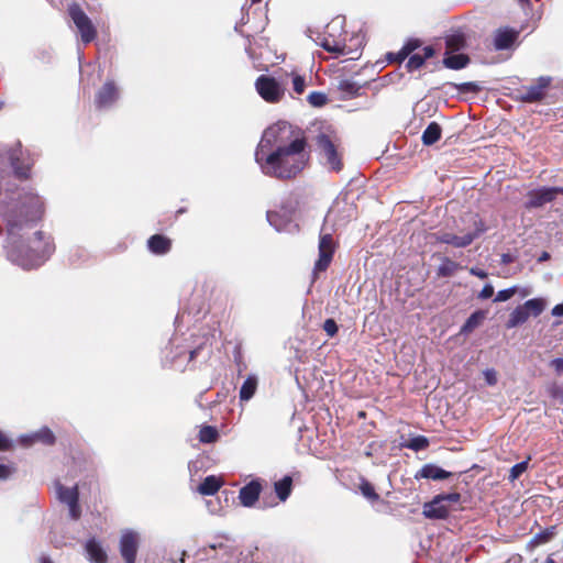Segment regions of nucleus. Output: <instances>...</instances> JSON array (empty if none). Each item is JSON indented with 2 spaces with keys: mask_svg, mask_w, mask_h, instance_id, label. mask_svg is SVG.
<instances>
[{
  "mask_svg": "<svg viewBox=\"0 0 563 563\" xmlns=\"http://www.w3.org/2000/svg\"><path fill=\"white\" fill-rule=\"evenodd\" d=\"M172 240L164 234H154L147 240V249L155 255H165L172 250Z\"/></svg>",
  "mask_w": 563,
  "mask_h": 563,
  "instance_id": "obj_16",
  "label": "nucleus"
},
{
  "mask_svg": "<svg viewBox=\"0 0 563 563\" xmlns=\"http://www.w3.org/2000/svg\"><path fill=\"white\" fill-rule=\"evenodd\" d=\"M88 559L92 563H107L108 555L101 544L96 539H89L85 545Z\"/></svg>",
  "mask_w": 563,
  "mask_h": 563,
  "instance_id": "obj_18",
  "label": "nucleus"
},
{
  "mask_svg": "<svg viewBox=\"0 0 563 563\" xmlns=\"http://www.w3.org/2000/svg\"><path fill=\"white\" fill-rule=\"evenodd\" d=\"M449 507L443 501V498L437 496L431 503H428L423 507V515L427 518L444 519L449 516Z\"/></svg>",
  "mask_w": 563,
  "mask_h": 563,
  "instance_id": "obj_15",
  "label": "nucleus"
},
{
  "mask_svg": "<svg viewBox=\"0 0 563 563\" xmlns=\"http://www.w3.org/2000/svg\"><path fill=\"white\" fill-rule=\"evenodd\" d=\"M308 159L309 154H301V156H286V173L284 178L295 177L297 174H299L306 167Z\"/></svg>",
  "mask_w": 563,
  "mask_h": 563,
  "instance_id": "obj_17",
  "label": "nucleus"
},
{
  "mask_svg": "<svg viewBox=\"0 0 563 563\" xmlns=\"http://www.w3.org/2000/svg\"><path fill=\"white\" fill-rule=\"evenodd\" d=\"M518 291L517 287H510L507 289L499 290L494 299L496 302H503L509 300Z\"/></svg>",
  "mask_w": 563,
  "mask_h": 563,
  "instance_id": "obj_45",
  "label": "nucleus"
},
{
  "mask_svg": "<svg viewBox=\"0 0 563 563\" xmlns=\"http://www.w3.org/2000/svg\"><path fill=\"white\" fill-rule=\"evenodd\" d=\"M470 273H471L472 275H474V276H476V277L481 278V279H485V278H487V276H488V275H487V273H486L485 271H483V269H481V268H477V267H472V268L470 269Z\"/></svg>",
  "mask_w": 563,
  "mask_h": 563,
  "instance_id": "obj_56",
  "label": "nucleus"
},
{
  "mask_svg": "<svg viewBox=\"0 0 563 563\" xmlns=\"http://www.w3.org/2000/svg\"><path fill=\"white\" fill-rule=\"evenodd\" d=\"M119 98V89L113 80H108L96 93V106L99 109L112 106Z\"/></svg>",
  "mask_w": 563,
  "mask_h": 563,
  "instance_id": "obj_13",
  "label": "nucleus"
},
{
  "mask_svg": "<svg viewBox=\"0 0 563 563\" xmlns=\"http://www.w3.org/2000/svg\"><path fill=\"white\" fill-rule=\"evenodd\" d=\"M528 319V311L523 308V305H520L512 310L506 325L508 329H512L523 324Z\"/></svg>",
  "mask_w": 563,
  "mask_h": 563,
  "instance_id": "obj_24",
  "label": "nucleus"
},
{
  "mask_svg": "<svg viewBox=\"0 0 563 563\" xmlns=\"http://www.w3.org/2000/svg\"><path fill=\"white\" fill-rule=\"evenodd\" d=\"M443 59L445 67L450 69H462L468 63V57L464 54H445Z\"/></svg>",
  "mask_w": 563,
  "mask_h": 563,
  "instance_id": "obj_26",
  "label": "nucleus"
},
{
  "mask_svg": "<svg viewBox=\"0 0 563 563\" xmlns=\"http://www.w3.org/2000/svg\"><path fill=\"white\" fill-rule=\"evenodd\" d=\"M56 490L58 499L64 504L69 505L71 503L79 501V492L77 485L73 487H65L60 483H57Z\"/></svg>",
  "mask_w": 563,
  "mask_h": 563,
  "instance_id": "obj_22",
  "label": "nucleus"
},
{
  "mask_svg": "<svg viewBox=\"0 0 563 563\" xmlns=\"http://www.w3.org/2000/svg\"><path fill=\"white\" fill-rule=\"evenodd\" d=\"M433 55H434V49H433V47H432V46H426V47L423 48V55H421V56H422V57H424V60H426L427 58H430V57H432Z\"/></svg>",
  "mask_w": 563,
  "mask_h": 563,
  "instance_id": "obj_58",
  "label": "nucleus"
},
{
  "mask_svg": "<svg viewBox=\"0 0 563 563\" xmlns=\"http://www.w3.org/2000/svg\"><path fill=\"white\" fill-rule=\"evenodd\" d=\"M531 292H532V290H531V288H530V287H525V288L520 289V295H521L522 297H527V296H529Z\"/></svg>",
  "mask_w": 563,
  "mask_h": 563,
  "instance_id": "obj_62",
  "label": "nucleus"
},
{
  "mask_svg": "<svg viewBox=\"0 0 563 563\" xmlns=\"http://www.w3.org/2000/svg\"><path fill=\"white\" fill-rule=\"evenodd\" d=\"M360 86L352 80L342 79L339 81L338 89L344 93V97H352L358 93Z\"/></svg>",
  "mask_w": 563,
  "mask_h": 563,
  "instance_id": "obj_33",
  "label": "nucleus"
},
{
  "mask_svg": "<svg viewBox=\"0 0 563 563\" xmlns=\"http://www.w3.org/2000/svg\"><path fill=\"white\" fill-rule=\"evenodd\" d=\"M484 377H485V380L488 385L493 386L497 383V374L495 372V369H486L484 372Z\"/></svg>",
  "mask_w": 563,
  "mask_h": 563,
  "instance_id": "obj_49",
  "label": "nucleus"
},
{
  "mask_svg": "<svg viewBox=\"0 0 563 563\" xmlns=\"http://www.w3.org/2000/svg\"><path fill=\"white\" fill-rule=\"evenodd\" d=\"M200 350H201V346H198L197 349H194L189 352V362H191L196 358V356L198 355Z\"/></svg>",
  "mask_w": 563,
  "mask_h": 563,
  "instance_id": "obj_61",
  "label": "nucleus"
},
{
  "mask_svg": "<svg viewBox=\"0 0 563 563\" xmlns=\"http://www.w3.org/2000/svg\"><path fill=\"white\" fill-rule=\"evenodd\" d=\"M11 448V442L7 435L0 430V451H7Z\"/></svg>",
  "mask_w": 563,
  "mask_h": 563,
  "instance_id": "obj_53",
  "label": "nucleus"
},
{
  "mask_svg": "<svg viewBox=\"0 0 563 563\" xmlns=\"http://www.w3.org/2000/svg\"><path fill=\"white\" fill-rule=\"evenodd\" d=\"M333 254L319 253V258L314 264L313 273L324 272L331 263Z\"/></svg>",
  "mask_w": 563,
  "mask_h": 563,
  "instance_id": "obj_39",
  "label": "nucleus"
},
{
  "mask_svg": "<svg viewBox=\"0 0 563 563\" xmlns=\"http://www.w3.org/2000/svg\"><path fill=\"white\" fill-rule=\"evenodd\" d=\"M343 27L344 18L336 16L327 25L325 33L323 35L319 34L314 41L318 45L335 56L346 55L350 56L351 59H355L358 56L360 48L364 44V35L354 34L347 43L343 35Z\"/></svg>",
  "mask_w": 563,
  "mask_h": 563,
  "instance_id": "obj_3",
  "label": "nucleus"
},
{
  "mask_svg": "<svg viewBox=\"0 0 563 563\" xmlns=\"http://www.w3.org/2000/svg\"><path fill=\"white\" fill-rule=\"evenodd\" d=\"M441 126L437 122H431L422 133L424 145H432L441 137Z\"/></svg>",
  "mask_w": 563,
  "mask_h": 563,
  "instance_id": "obj_25",
  "label": "nucleus"
},
{
  "mask_svg": "<svg viewBox=\"0 0 563 563\" xmlns=\"http://www.w3.org/2000/svg\"><path fill=\"white\" fill-rule=\"evenodd\" d=\"M486 312L483 310H477L473 312L465 323L462 325L460 333L467 335L472 333L476 328H478L483 321L485 320Z\"/></svg>",
  "mask_w": 563,
  "mask_h": 563,
  "instance_id": "obj_23",
  "label": "nucleus"
},
{
  "mask_svg": "<svg viewBox=\"0 0 563 563\" xmlns=\"http://www.w3.org/2000/svg\"><path fill=\"white\" fill-rule=\"evenodd\" d=\"M551 366L555 369L558 374L563 373V358H554L551 362Z\"/></svg>",
  "mask_w": 563,
  "mask_h": 563,
  "instance_id": "obj_55",
  "label": "nucleus"
},
{
  "mask_svg": "<svg viewBox=\"0 0 563 563\" xmlns=\"http://www.w3.org/2000/svg\"><path fill=\"white\" fill-rule=\"evenodd\" d=\"M334 242L331 234H323L319 241V253L333 254Z\"/></svg>",
  "mask_w": 563,
  "mask_h": 563,
  "instance_id": "obj_37",
  "label": "nucleus"
},
{
  "mask_svg": "<svg viewBox=\"0 0 563 563\" xmlns=\"http://www.w3.org/2000/svg\"><path fill=\"white\" fill-rule=\"evenodd\" d=\"M419 45L420 42L418 40H409L399 52L400 60L405 59L409 54L417 49Z\"/></svg>",
  "mask_w": 563,
  "mask_h": 563,
  "instance_id": "obj_42",
  "label": "nucleus"
},
{
  "mask_svg": "<svg viewBox=\"0 0 563 563\" xmlns=\"http://www.w3.org/2000/svg\"><path fill=\"white\" fill-rule=\"evenodd\" d=\"M360 490L362 495L371 501H377L379 499V496L376 494L374 486L364 478L361 479Z\"/></svg>",
  "mask_w": 563,
  "mask_h": 563,
  "instance_id": "obj_36",
  "label": "nucleus"
},
{
  "mask_svg": "<svg viewBox=\"0 0 563 563\" xmlns=\"http://www.w3.org/2000/svg\"><path fill=\"white\" fill-rule=\"evenodd\" d=\"M14 472L15 468L13 466L0 464V481L8 479Z\"/></svg>",
  "mask_w": 563,
  "mask_h": 563,
  "instance_id": "obj_48",
  "label": "nucleus"
},
{
  "mask_svg": "<svg viewBox=\"0 0 563 563\" xmlns=\"http://www.w3.org/2000/svg\"><path fill=\"white\" fill-rule=\"evenodd\" d=\"M323 330L329 336H334L338 333V324L333 319H327L323 323Z\"/></svg>",
  "mask_w": 563,
  "mask_h": 563,
  "instance_id": "obj_46",
  "label": "nucleus"
},
{
  "mask_svg": "<svg viewBox=\"0 0 563 563\" xmlns=\"http://www.w3.org/2000/svg\"><path fill=\"white\" fill-rule=\"evenodd\" d=\"M255 158L266 175L282 178V124L279 121L264 131Z\"/></svg>",
  "mask_w": 563,
  "mask_h": 563,
  "instance_id": "obj_2",
  "label": "nucleus"
},
{
  "mask_svg": "<svg viewBox=\"0 0 563 563\" xmlns=\"http://www.w3.org/2000/svg\"><path fill=\"white\" fill-rule=\"evenodd\" d=\"M515 261L514 256L511 254L505 253L501 255V264H510Z\"/></svg>",
  "mask_w": 563,
  "mask_h": 563,
  "instance_id": "obj_59",
  "label": "nucleus"
},
{
  "mask_svg": "<svg viewBox=\"0 0 563 563\" xmlns=\"http://www.w3.org/2000/svg\"><path fill=\"white\" fill-rule=\"evenodd\" d=\"M551 84L550 77H540L538 81L520 91V99L525 102H536L543 99L545 90Z\"/></svg>",
  "mask_w": 563,
  "mask_h": 563,
  "instance_id": "obj_12",
  "label": "nucleus"
},
{
  "mask_svg": "<svg viewBox=\"0 0 563 563\" xmlns=\"http://www.w3.org/2000/svg\"><path fill=\"white\" fill-rule=\"evenodd\" d=\"M549 258H550V254H549L548 252H543V253L540 255L539 261H540V262H544V261H547V260H549Z\"/></svg>",
  "mask_w": 563,
  "mask_h": 563,
  "instance_id": "obj_63",
  "label": "nucleus"
},
{
  "mask_svg": "<svg viewBox=\"0 0 563 563\" xmlns=\"http://www.w3.org/2000/svg\"><path fill=\"white\" fill-rule=\"evenodd\" d=\"M292 479L290 476H284V501L290 495Z\"/></svg>",
  "mask_w": 563,
  "mask_h": 563,
  "instance_id": "obj_52",
  "label": "nucleus"
},
{
  "mask_svg": "<svg viewBox=\"0 0 563 563\" xmlns=\"http://www.w3.org/2000/svg\"><path fill=\"white\" fill-rule=\"evenodd\" d=\"M428 445H429V441L426 437L417 435L415 438H411L406 446L413 451H420V450L426 449Z\"/></svg>",
  "mask_w": 563,
  "mask_h": 563,
  "instance_id": "obj_40",
  "label": "nucleus"
},
{
  "mask_svg": "<svg viewBox=\"0 0 563 563\" xmlns=\"http://www.w3.org/2000/svg\"><path fill=\"white\" fill-rule=\"evenodd\" d=\"M523 305V308L528 311L529 317H538L545 309V301L542 298H533L527 300Z\"/></svg>",
  "mask_w": 563,
  "mask_h": 563,
  "instance_id": "obj_29",
  "label": "nucleus"
},
{
  "mask_svg": "<svg viewBox=\"0 0 563 563\" xmlns=\"http://www.w3.org/2000/svg\"><path fill=\"white\" fill-rule=\"evenodd\" d=\"M460 268V265L452 260L444 257L442 263L438 267V276L439 277H451L455 274V272Z\"/></svg>",
  "mask_w": 563,
  "mask_h": 563,
  "instance_id": "obj_31",
  "label": "nucleus"
},
{
  "mask_svg": "<svg viewBox=\"0 0 563 563\" xmlns=\"http://www.w3.org/2000/svg\"><path fill=\"white\" fill-rule=\"evenodd\" d=\"M446 52L451 54L461 51L465 46V37L461 33L451 34L446 37Z\"/></svg>",
  "mask_w": 563,
  "mask_h": 563,
  "instance_id": "obj_27",
  "label": "nucleus"
},
{
  "mask_svg": "<svg viewBox=\"0 0 563 563\" xmlns=\"http://www.w3.org/2000/svg\"><path fill=\"white\" fill-rule=\"evenodd\" d=\"M440 498H443L444 503H457L460 500V494L452 493L448 495H440Z\"/></svg>",
  "mask_w": 563,
  "mask_h": 563,
  "instance_id": "obj_54",
  "label": "nucleus"
},
{
  "mask_svg": "<svg viewBox=\"0 0 563 563\" xmlns=\"http://www.w3.org/2000/svg\"><path fill=\"white\" fill-rule=\"evenodd\" d=\"M517 36V31L510 29L498 30L494 40L495 47L497 49H507L515 43Z\"/></svg>",
  "mask_w": 563,
  "mask_h": 563,
  "instance_id": "obj_20",
  "label": "nucleus"
},
{
  "mask_svg": "<svg viewBox=\"0 0 563 563\" xmlns=\"http://www.w3.org/2000/svg\"><path fill=\"white\" fill-rule=\"evenodd\" d=\"M222 486V481L214 476H207L198 486V493L203 496H212L214 495Z\"/></svg>",
  "mask_w": 563,
  "mask_h": 563,
  "instance_id": "obj_21",
  "label": "nucleus"
},
{
  "mask_svg": "<svg viewBox=\"0 0 563 563\" xmlns=\"http://www.w3.org/2000/svg\"><path fill=\"white\" fill-rule=\"evenodd\" d=\"M198 438L201 443H207V444L214 443L219 439V432L216 427L203 426L199 430Z\"/></svg>",
  "mask_w": 563,
  "mask_h": 563,
  "instance_id": "obj_30",
  "label": "nucleus"
},
{
  "mask_svg": "<svg viewBox=\"0 0 563 563\" xmlns=\"http://www.w3.org/2000/svg\"><path fill=\"white\" fill-rule=\"evenodd\" d=\"M275 497L271 505H277L282 500V479L274 483Z\"/></svg>",
  "mask_w": 563,
  "mask_h": 563,
  "instance_id": "obj_51",
  "label": "nucleus"
},
{
  "mask_svg": "<svg viewBox=\"0 0 563 563\" xmlns=\"http://www.w3.org/2000/svg\"><path fill=\"white\" fill-rule=\"evenodd\" d=\"M262 486L257 481H252L240 489L239 498L243 506L252 507L258 499Z\"/></svg>",
  "mask_w": 563,
  "mask_h": 563,
  "instance_id": "obj_14",
  "label": "nucleus"
},
{
  "mask_svg": "<svg viewBox=\"0 0 563 563\" xmlns=\"http://www.w3.org/2000/svg\"><path fill=\"white\" fill-rule=\"evenodd\" d=\"M552 314L555 317H562L563 316V303H559L553 307Z\"/></svg>",
  "mask_w": 563,
  "mask_h": 563,
  "instance_id": "obj_57",
  "label": "nucleus"
},
{
  "mask_svg": "<svg viewBox=\"0 0 563 563\" xmlns=\"http://www.w3.org/2000/svg\"><path fill=\"white\" fill-rule=\"evenodd\" d=\"M308 102L312 107L320 108V107H323L328 102V97L323 92L312 91L308 95Z\"/></svg>",
  "mask_w": 563,
  "mask_h": 563,
  "instance_id": "obj_38",
  "label": "nucleus"
},
{
  "mask_svg": "<svg viewBox=\"0 0 563 563\" xmlns=\"http://www.w3.org/2000/svg\"><path fill=\"white\" fill-rule=\"evenodd\" d=\"M486 228L483 223L476 224V229L472 233H466L464 235H456L454 233L444 232L437 234V240L439 242L451 244L455 247H465L470 245L479 234H482Z\"/></svg>",
  "mask_w": 563,
  "mask_h": 563,
  "instance_id": "obj_10",
  "label": "nucleus"
},
{
  "mask_svg": "<svg viewBox=\"0 0 563 563\" xmlns=\"http://www.w3.org/2000/svg\"><path fill=\"white\" fill-rule=\"evenodd\" d=\"M8 158L10 166L13 169L14 176L20 180H27L31 178V170L34 165V158L29 151H24L20 142L8 151Z\"/></svg>",
  "mask_w": 563,
  "mask_h": 563,
  "instance_id": "obj_5",
  "label": "nucleus"
},
{
  "mask_svg": "<svg viewBox=\"0 0 563 563\" xmlns=\"http://www.w3.org/2000/svg\"><path fill=\"white\" fill-rule=\"evenodd\" d=\"M291 89L295 95H302L307 88V80L305 76L291 73Z\"/></svg>",
  "mask_w": 563,
  "mask_h": 563,
  "instance_id": "obj_34",
  "label": "nucleus"
},
{
  "mask_svg": "<svg viewBox=\"0 0 563 563\" xmlns=\"http://www.w3.org/2000/svg\"><path fill=\"white\" fill-rule=\"evenodd\" d=\"M43 213L44 203L41 197L33 191H26L7 206L2 219L8 233L14 235L29 224L41 220Z\"/></svg>",
  "mask_w": 563,
  "mask_h": 563,
  "instance_id": "obj_1",
  "label": "nucleus"
},
{
  "mask_svg": "<svg viewBox=\"0 0 563 563\" xmlns=\"http://www.w3.org/2000/svg\"><path fill=\"white\" fill-rule=\"evenodd\" d=\"M530 457H528L526 461H522L520 463H517L514 465L510 470L509 479L514 482L515 479L519 478V476L525 473L528 468Z\"/></svg>",
  "mask_w": 563,
  "mask_h": 563,
  "instance_id": "obj_41",
  "label": "nucleus"
},
{
  "mask_svg": "<svg viewBox=\"0 0 563 563\" xmlns=\"http://www.w3.org/2000/svg\"><path fill=\"white\" fill-rule=\"evenodd\" d=\"M424 63V57H422L420 54H413L409 57L407 62V68L409 71H413L419 69Z\"/></svg>",
  "mask_w": 563,
  "mask_h": 563,
  "instance_id": "obj_43",
  "label": "nucleus"
},
{
  "mask_svg": "<svg viewBox=\"0 0 563 563\" xmlns=\"http://www.w3.org/2000/svg\"><path fill=\"white\" fill-rule=\"evenodd\" d=\"M256 387H257V379L253 376H249L244 380V383L240 389L241 400H245V401L250 400L254 396V394L256 391Z\"/></svg>",
  "mask_w": 563,
  "mask_h": 563,
  "instance_id": "obj_28",
  "label": "nucleus"
},
{
  "mask_svg": "<svg viewBox=\"0 0 563 563\" xmlns=\"http://www.w3.org/2000/svg\"><path fill=\"white\" fill-rule=\"evenodd\" d=\"M67 13L74 22L80 36V41L84 44H89L97 38V29L79 3H70L67 8Z\"/></svg>",
  "mask_w": 563,
  "mask_h": 563,
  "instance_id": "obj_4",
  "label": "nucleus"
},
{
  "mask_svg": "<svg viewBox=\"0 0 563 563\" xmlns=\"http://www.w3.org/2000/svg\"><path fill=\"white\" fill-rule=\"evenodd\" d=\"M55 440H56V438H55L54 433L48 428H42L41 430L35 432L32 437V442L37 441V442H42L47 445L54 444Z\"/></svg>",
  "mask_w": 563,
  "mask_h": 563,
  "instance_id": "obj_32",
  "label": "nucleus"
},
{
  "mask_svg": "<svg viewBox=\"0 0 563 563\" xmlns=\"http://www.w3.org/2000/svg\"><path fill=\"white\" fill-rule=\"evenodd\" d=\"M257 93L269 103L279 101L280 88L279 82L267 75H261L255 81Z\"/></svg>",
  "mask_w": 563,
  "mask_h": 563,
  "instance_id": "obj_8",
  "label": "nucleus"
},
{
  "mask_svg": "<svg viewBox=\"0 0 563 563\" xmlns=\"http://www.w3.org/2000/svg\"><path fill=\"white\" fill-rule=\"evenodd\" d=\"M317 145L323 156L327 158V164L331 169L340 170L342 163L336 153L335 140L329 134L320 133L317 136Z\"/></svg>",
  "mask_w": 563,
  "mask_h": 563,
  "instance_id": "obj_7",
  "label": "nucleus"
},
{
  "mask_svg": "<svg viewBox=\"0 0 563 563\" xmlns=\"http://www.w3.org/2000/svg\"><path fill=\"white\" fill-rule=\"evenodd\" d=\"M69 516L73 520H78L81 516V509L79 506V501H75L68 505Z\"/></svg>",
  "mask_w": 563,
  "mask_h": 563,
  "instance_id": "obj_47",
  "label": "nucleus"
},
{
  "mask_svg": "<svg viewBox=\"0 0 563 563\" xmlns=\"http://www.w3.org/2000/svg\"><path fill=\"white\" fill-rule=\"evenodd\" d=\"M298 230V224H288L286 223V221L284 220V231H288V232H294V231H297Z\"/></svg>",
  "mask_w": 563,
  "mask_h": 563,
  "instance_id": "obj_60",
  "label": "nucleus"
},
{
  "mask_svg": "<svg viewBox=\"0 0 563 563\" xmlns=\"http://www.w3.org/2000/svg\"><path fill=\"white\" fill-rule=\"evenodd\" d=\"M494 295V287L490 284H486L481 292L478 294L479 299H488Z\"/></svg>",
  "mask_w": 563,
  "mask_h": 563,
  "instance_id": "obj_50",
  "label": "nucleus"
},
{
  "mask_svg": "<svg viewBox=\"0 0 563 563\" xmlns=\"http://www.w3.org/2000/svg\"><path fill=\"white\" fill-rule=\"evenodd\" d=\"M555 536V527L547 528L545 530L537 533L533 539L531 540V543L534 545L544 544L549 541H551Z\"/></svg>",
  "mask_w": 563,
  "mask_h": 563,
  "instance_id": "obj_35",
  "label": "nucleus"
},
{
  "mask_svg": "<svg viewBox=\"0 0 563 563\" xmlns=\"http://www.w3.org/2000/svg\"><path fill=\"white\" fill-rule=\"evenodd\" d=\"M140 545L139 534L128 530L122 533L119 542V550L125 563H135Z\"/></svg>",
  "mask_w": 563,
  "mask_h": 563,
  "instance_id": "obj_9",
  "label": "nucleus"
},
{
  "mask_svg": "<svg viewBox=\"0 0 563 563\" xmlns=\"http://www.w3.org/2000/svg\"><path fill=\"white\" fill-rule=\"evenodd\" d=\"M559 194H563V187H543L528 192L525 203L527 209L540 208L553 201Z\"/></svg>",
  "mask_w": 563,
  "mask_h": 563,
  "instance_id": "obj_6",
  "label": "nucleus"
},
{
  "mask_svg": "<svg viewBox=\"0 0 563 563\" xmlns=\"http://www.w3.org/2000/svg\"><path fill=\"white\" fill-rule=\"evenodd\" d=\"M451 473L446 472L445 470L433 465V464H426L422 466V468L417 473L416 478H428V479H445L450 477Z\"/></svg>",
  "mask_w": 563,
  "mask_h": 563,
  "instance_id": "obj_19",
  "label": "nucleus"
},
{
  "mask_svg": "<svg viewBox=\"0 0 563 563\" xmlns=\"http://www.w3.org/2000/svg\"><path fill=\"white\" fill-rule=\"evenodd\" d=\"M290 137L289 143L284 144V174L286 173V156H301V154H309L307 151V140L303 131L292 130Z\"/></svg>",
  "mask_w": 563,
  "mask_h": 563,
  "instance_id": "obj_11",
  "label": "nucleus"
},
{
  "mask_svg": "<svg viewBox=\"0 0 563 563\" xmlns=\"http://www.w3.org/2000/svg\"><path fill=\"white\" fill-rule=\"evenodd\" d=\"M40 563H53L48 556H41Z\"/></svg>",
  "mask_w": 563,
  "mask_h": 563,
  "instance_id": "obj_64",
  "label": "nucleus"
},
{
  "mask_svg": "<svg viewBox=\"0 0 563 563\" xmlns=\"http://www.w3.org/2000/svg\"><path fill=\"white\" fill-rule=\"evenodd\" d=\"M267 221L272 227L276 229V231L282 230V216L277 211L268 210L266 213Z\"/></svg>",
  "mask_w": 563,
  "mask_h": 563,
  "instance_id": "obj_44",
  "label": "nucleus"
}]
</instances>
